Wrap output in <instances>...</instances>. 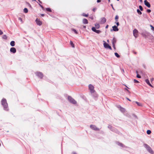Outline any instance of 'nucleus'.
I'll return each instance as SVG.
<instances>
[{"instance_id": "obj_35", "label": "nucleus", "mask_w": 154, "mask_h": 154, "mask_svg": "<svg viewBox=\"0 0 154 154\" xmlns=\"http://www.w3.org/2000/svg\"><path fill=\"white\" fill-rule=\"evenodd\" d=\"M82 15L83 16L87 17L88 16V15L83 13L82 14Z\"/></svg>"}, {"instance_id": "obj_42", "label": "nucleus", "mask_w": 154, "mask_h": 154, "mask_svg": "<svg viewBox=\"0 0 154 154\" xmlns=\"http://www.w3.org/2000/svg\"><path fill=\"white\" fill-rule=\"evenodd\" d=\"M39 5H40V7L42 8V9H44V7H43L42 5H40V4H39Z\"/></svg>"}, {"instance_id": "obj_16", "label": "nucleus", "mask_w": 154, "mask_h": 154, "mask_svg": "<svg viewBox=\"0 0 154 154\" xmlns=\"http://www.w3.org/2000/svg\"><path fill=\"white\" fill-rule=\"evenodd\" d=\"M106 21V19L104 17L101 18V19L100 23H105Z\"/></svg>"}, {"instance_id": "obj_39", "label": "nucleus", "mask_w": 154, "mask_h": 154, "mask_svg": "<svg viewBox=\"0 0 154 154\" xmlns=\"http://www.w3.org/2000/svg\"><path fill=\"white\" fill-rule=\"evenodd\" d=\"M151 11L150 10V9H148L147 10V12L148 13H149L151 12Z\"/></svg>"}, {"instance_id": "obj_56", "label": "nucleus", "mask_w": 154, "mask_h": 154, "mask_svg": "<svg viewBox=\"0 0 154 154\" xmlns=\"http://www.w3.org/2000/svg\"><path fill=\"white\" fill-rule=\"evenodd\" d=\"M73 154H76L75 152H73Z\"/></svg>"}, {"instance_id": "obj_61", "label": "nucleus", "mask_w": 154, "mask_h": 154, "mask_svg": "<svg viewBox=\"0 0 154 154\" xmlns=\"http://www.w3.org/2000/svg\"><path fill=\"white\" fill-rule=\"evenodd\" d=\"M33 0V1H35V0Z\"/></svg>"}, {"instance_id": "obj_17", "label": "nucleus", "mask_w": 154, "mask_h": 154, "mask_svg": "<svg viewBox=\"0 0 154 154\" xmlns=\"http://www.w3.org/2000/svg\"><path fill=\"white\" fill-rule=\"evenodd\" d=\"M91 94L93 97L95 99L97 98L98 97V95L95 91H94V92L93 93V94Z\"/></svg>"}, {"instance_id": "obj_3", "label": "nucleus", "mask_w": 154, "mask_h": 154, "mask_svg": "<svg viewBox=\"0 0 154 154\" xmlns=\"http://www.w3.org/2000/svg\"><path fill=\"white\" fill-rule=\"evenodd\" d=\"M144 147L147 149V151L150 153L152 154L153 152V151L152 150L151 148H150L149 146L147 144H144Z\"/></svg>"}, {"instance_id": "obj_41", "label": "nucleus", "mask_w": 154, "mask_h": 154, "mask_svg": "<svg viewBox=\"0 0 154 154\" xmlns=\"http://www.w3.org/2000/svg\"><path fill=\"white\" fill-rule=\"evenodd\" d=\"M111 6H112V9L114 10L115 11V9L114 8H113V5L112 4H111L110 5Z\"/></svg>"}, {"instance_id": "obj_43", "label": "nucleus", "mask_w": 154, "mask_h": 154, "mask_svg": "<svg viewBox=\"0 0 154 154\" xmlns=\"http://www.w3.org/2000/svg\"><path fill=\"white\" fill-rule=\"evenodd\" d=\"M112 46H113V48L114 49H116V47H115V44H112Z\"/></svg>"}, {"instance_id": "obj_20", "label": "nucleus", "mask_w": 154, "mask_h": 154, "mask_svg": "<svg viewBox=\"0 0 154 154\" xmlns=\"http://www.w3.org/2000/svg\"><path fill=\"white\" fill-rule=\"evenodd\" d=\"M83 23L84 24H88V22L87 19H84L83 20Z\"/></svg>"}, {"instance_id": "obj_5", "label": "nucleus", "mask_w": 154, "mask_h": 154, "mask_svg": "<svg viewBox=\"0 0 154 154\" xmlns=\"http://www.w3.org/2000/svg\"><path fill=\"white\" fill-rule=\"evenodd\" d=\"M103 42H104L103 44V46L105 48H109L110 50H112L111 47L110 46H109L108 44L106 43V42L104 40L103 41Z\"/></svg>"}, {"instance_id": "obj_2", "label": "nucleus", "mask_w": 154, "mask_h": 154, "mask_svg": "<svg viewBox=\"0 0 154 154\" xmlns=\"http://www.w3.org/2000/svg\"><path fill=\"white\" fill-rule=\"evenodd\" d=\"M68 100L69 102L73 104H75L77 103L76 101L70 96H68Z\"/></svg>"}, {"instance_id": "obj_62", "label": "nucleus", "mask_w": 154, "mask_h": 154, "mask_svg": "<svg viewBox=\"0 0 154 154\" xmlns=\"http://www.w3.org/2000/svg\"><path fill=\"white\" fill-rule=\"evenodd\" d=\"M117 1H119V0H117Z\"/></svg>"}, {"instance_id": "obj_1", "label": "nucleus", "mask_w": 154, "mask_h": 154, "mask_svg": "<svg viewBox=\"0 0 154 154\" xmlns=\"http://www.w3.org/2000/svg\"><path fill=\"white\" fill-rule=\"evenodd\" d=\"M1 103L5 111H8L9 110V109L6 99L4 98H3L1 101Z\"/></svg>"}, {"instance_id": "obj_19", "label": "nucleus", "mask_w": 154, "mask_h": 154, "mask_svg": "<svg viewBox=\"0 0 154 154\" xmlns=\"http://www.w3.org/2000/svg\"><path fill=\"white\" fill-rule=\"evenodd\" d=\"M94 25L95 26V29L96 28V29H98L100 28V26L99 25V24L98 23H96Z\"/></svg>"}, {"instance_id": "obj_9", "label": "nucleus", "mask_w": 154, "mask_h": 154, "mask_svg": "<svg viewBox=\"0 0 154 154\" xmlns=\"http://www.w3.org/2000/svg\"><path fill=\"white\" fill-rule=\"evenodd\" d=\"M91 30L94 32L97 33H98V34L100 33L101 32V31L100 30H96V29L95 27H92Z\"/></svg>"}, {"instance_id": "obj_11", "label": "nucleus", "mask_w": 154, "mask_h": 154, "mask_svg": "<svg viewBox=\"0 0 154 154\" xmlns=\"http://www.w3.org/2000/svg\"><path fill=\"white\" fill-rule=\"evenodd\" d=\"M35 21L36 24H37V25H38V26H41L42 24V22L41 21H40L39 19H38V18H37L36 19Z\"/></svg>"}, {"instance_id": "obj_53", "label": "nucleus", "mask_w": 154, "mask_h": 154, "mask_svg": "<svg viewBox=\"0 0 154 154\" xmlns=\"http://www.w3.org/2000/svg\"><path fill=\"white\" fill-rule=\"evenodd\" d=\"M41 15L42 17H43L44 16V14H41Z\"/></svg>"}, {"instance_id": "obj_14", "label": "nucleus", "mask_w": 154, "mask_h": 154, "mask_svg": "<svg viewBox=\"0 0 154 154\" xmlns=\"http://www.w3.org/2000/svg\"><path fill=\"white\" fill-rule=\"evenodd\" d=\"M108 127L109 128L110 130H111V131H113L116 132V130L115 128L113 127H112V126L110 125H109Z\"/></svg>"}, {"instance_id": "obj_6", "label": "nucleus", "mask_w": 154, "mask_h": 154, "mask_svg": "<svg viewBox=\"0 0 154 154\" xmlns=\"http://www.w3.org/2000/svg\"><path fill=\"white\" fill-rule=\"evenodd\" d=\"M88 87L91 94H93V93L94 92V91H95L94 89V87L92 85H88Z\"/></svg>"}, {"instance_id": "obj_29", "label": "nucleus", "mask_w": 154, "mask_h": 154, "mask_svg": "<svg viewBox=\"0 0 154 154\" xmlns=\"http://www.w3.org/2000/svg\"><path fill=\"white\" fill-rule=\"evenodd\" d=\"M136 73L137 74V77L139 78H141V76L138 74V72L137 71H136Z\"/></svg>"}, {"instance_id": "obj_21", "label": "nucleus", "mask_w": 154, "mask_h": 154, "mask_svg": "<svg viewBox=\"0 0 154 154\" xmlns=\"http://www.w3.org/2000/svg\"><path fill=\"white\" fill-rule=\"evenodd\" d=\"M116 143L119 146H120L123 147H124V146L121 143H120L119 142H117Z\"/></svg>"}, {"instance_id": "obj_46", "label": "nucleus", "mask_w": 154, "mask_h": 154, "mask_svg": "<svg viewBox=\"0 0 154 154\" xmlns=\"http://www.w3.org/2000/svg\"><path fill=\"white\" fill-rule=\"evenodd\" d=\"M125 90H126V91H127L128 93H130V91H128V90L126 88H125Z\"/></svg>"}, {"instance_id": "obj_50", "label": "nucleus", "mask_w": 154, "mask_h": 154, "mask_svg": "<svg viewBox=\"0 0 154 154\" xmlns=\"http://www.w3.org/2000/svg\"><path fill=\"white\" fill-rule=\"evenodd\" d=\"M126 98L127 99V100H128L129 101H131V100H130L127 97H126Z\"/></svg>"}, {"instance_id": "obj_27", "label": "nucleus", "mask_w": 154, "mask_h": 154, "mask_svg": "<svg viewBox=\"0 0 154 154\" xmlns=\"http://www.w3.org/2000/svg\"><path fill=\"white\" fill-rule=\"evenodd\" d=\"M7 36L5 35H3L2 36V38L3 39H7Z\"/></svg>"}, {"instance_id": "obj_57", "label": "nucleus", "mask_w": 154, "mask_h": 154, "mask_svg": "<svg viewBox=\"0 0 154 154\" xmlns=\"http://www.w3.org/2000/svg\"><path fill=\"white\" fill-rule=\"evenodd\" d=\"M125 85L127 87V88H129L126 85Z\"/></svg>"}, {"instance_id": "obj_58", "label": "nucleus", "mask_w": 154, "mask_h": 154, "mask_svg": "<svg viewBox=\"0 0 154 154\" xmlns=\"http://www.w3.org/2000/svg\"><path fill=\"white\" fill-rule=\"evenodd\" d=\"M107 42H109V40H107Z\"/></svg>"}, {"instance_id": "obj_47", "label": "nucleus", "mask_w": 154, "mask_h": 154, "mask_svg": "<svg viewBox=\"0 0 154 154\" xmlns=\"http://www.w3.org/2000/svg\"><path fill=\"white\" fill-rule=\"evenodd\" d=\"M116 25H117V26H119V22H116Z\"/></svg>"}, {"instance_id": "obj_13", "label": "nucleus", "mask_w": 154, "mask_h": 154, "mask_svg": "<svg viewBox=\"0 0 154 154\" xmlns=\"http://www.w3.org/2000/svg\"><path fill=\"white\" fill-rule=\"evenodd\" d=\"M10 51L13 53H15L16 52V50L15 48L12 47L10 48Z\"/></svg>"}, {"instance_id": "obj_55", "label": "nucleus", "mask_w": 154, "mask_h": 154, "mask_svg": "<svg viewBox=\"0 0 154 154\" xmlns=\"http://www.w3.org/2000/svg\"><path fill=\"white\" fill-rule=\"evenodd\" d=\"M139 1L141 2H142V0H139Z\"/></svg>"}, {"instance_id": "obj_32", "label": "nucleus", "mask_w": 154, "mask_h": 154, "mask_svg": "<svg viewBox=\"0 0 154 154\" xmlns=\"http://www.w3.org/2000/svg\"><path fill=\"white\" fill-rule=\"evenodd\" d=\"M135 103L139 106H142L141 104L140 103H139V102H137V101H136Z\"/></svg>"}, {"instance_id": "obj_8", "label": "nucleus", "mask_w": 154, "mask_h": 154, "mask_svg": "<svg viewBox=\"0 0 154 154\" xmlns=\"http://www.w3.org/2000/svg\"><path fill=\"white\" fill-rule=\"evenodd\" d=\"M117 107L122 112H125V108L122 107L120 105L117 106Z\"/></svg>"}, {"instance_id": "obj_52", "label": "nucleus", "mask_w": 154, "mask_h": 154, "mask_svg": "<svg viewBox=\"0 0 154 154\" xmlns=\"http://www.w3.org/2000/svg\"><path fill=\"white\" fill-rule=\"evenodd\" d=\"M90 18L92 20H93V17H90Z\"/></svg>"}, {"instance_id": "obj_10", "label": "nucleus", "mask_w": 154, "mask_h": 154, "mask_svg": "<svg viewBox=\"0 0 154 154\" xmlns=\"http://www.w3.org/2000/svg\"><path fill=\"white\" fill-rule=\"evenodd\" d=\"M36 75L40 78H42L43 76L42 73L40 72H37L35 73Z\"/></svg>"}, {"instance_id": "obj_48", "label": "nucleus", "mask_w": 154, "mask_h": 154, "mask_svg": "<svg viewBox=\"0 0 154 154\" xmlns=\"http://www.w3.org/2000/svg\"><path fill=\"white\" fill-rule=\"evenodd\" d=\"M101 2L100 0H97V3H99Z\"/></svg>"}, {"instance_id": "obj_15", "label": "nucleus", "mask_w": 154, "mask_h": 154, "mask_svg": "<svg viewBox=\"0 0 154 154\" xmlns=\"http://www.w3.org/2000/svg\"><path fill=\"white\" fill-rule=\"evenodd\" d=\"M113 30L115 32H117L118 31L119 29L117 28V27L115 25L112 27Z\"/></svg>"}, {"instance_id": "obj_59", "label": "nucleus", "mask_w": 154, "mask_h": 154, "mask_svg": "<svg viewBox=\"0 0 154 154\" xmlns=\"http://www.w3.org/2000/svg\"><path fill=\"white\" fill-rule=\"evenodd\" d=\"M108 0V1H109V2H110V0Z\"/></svg>"}, {"instance_id": "obj_44", "label": "nucleus", "mask_w": 154, "mask_h": 154, "mask_svg": "<svg viewBox=\"0 0 154 154\" xmlns=\"http://www.w3.org/2000/svg\"><path fill=\"white\" fill-rule=\"evenodd\" d=\"M3 34V32L0 29V35H1Z\"/></svg>"}, {"instance_id": "obj_34", "label": "nucleus", "mask_w": 154, "mask_h": 154, "mask_svg": "<svg viewBox=\"0 0 154 154\" xmlns=\"http://www.w3.org/2000/svg\"><path fill=\"white\" fill-rule=\"evenodd\" d=\"M139 9H140V10L141 11H142L143 10V8L140 5L139 6Z\"/></svg>"}, {"instance_id": "obj_33", "label": "nucleus", "mask_w": 154, "mask_h": 154, "mask_svg": "<svg viewBox=\"0 0 154 154\" xmlns=\"http://www.w3.org/2000/svg\"><path fill=\"white\" fill-rule=\"evenodd\" d=\"M72 31H73L75 34H77L78 33V32H77V31L74 29H72Z\"/></svg>"}, {"instance_id": "obj_7", "label": "nucleus", "mask_w": 154, "mask_h": 154, "mask_svg": "<svg viewBox=\"0 0 154 154\" xmlns=\"http://www.w3.org/2000/svg\"><path fill=\"white\" fill-rule=\"evenodd\" d=\"M133 34L134 36L137 38L138 36V30L136 29H134L133 31Z\"/></svg>"}, {"instance_id": "obj_49", "label": "nucleus", "mask_w": 154, "mask_h": 154, "mask_svg": "<svg viewBox=\"0 0 154 154\" xmlns=\"http://www.w3.org/2000/svg\"><path fill=\"white\" fill-rule=\"evenodd\" d=\"M86 28V26H83V28H84V29H85Z\"/></svg>"}, {"instance_id": "obj_12", "label": "nucleus", "mask_w": 154, "mask_h": 154, "mask_svg": "<svg viewBox=\"0 0 154 154\" xmlns=\"http://www.w3.org/2000/svg\"><path fill=\"white\" fill-rule=\"evenodd\" d=\"M144 4L148 8L150 7V5L147 0H145L144 1Z\"/></svg>"}, {"instance_id": "obj_54", "label": "nucleus", "mask_w": 154, "mask_h": 154, "mask_svg": "<svg viewBox=\"0 0 154 154\" xmlns=\"http://www.w3.org/2000/svg\"><path fill=\"white\" fill-rule=\"evenodd\" d=\"M38 0V1H39V2L40 3H42V2L41 1H40V0Z\"/></svg>"}, {"instance_id": "obj_26", "label": "nucleus", "mask_w": 154, "mask_h": 154, "mask_svg": "<svg viewBox=\"0 0 154 154\" xmlns=\"http://www.w3.org/2000/svg\"><path fill=\"white\" fill-rule=\"evenodd\" d=\"M137 13L139 14H142L141 11L139 9H137Z\"/></svg>"}, {"instance_id": "obj_25", "label": "nucleus", "mask_w": 154, "mask_h": 154, "mask_svg": "<svg viewBox=\"0 0 154 154\" xmlns=\"http://www.w3.org/2000/svg\"><path fill=\"white\" fill-rule=\"evenodd\" d=\"M70 44L71 46H72V47L74 48V44H73V42L72 41H70Z\"/></svg>"}, {"instance_id": "obj_38", "label": "nucleus", "mask_w": 154, "mask_h": 154, "mask_svg": "<svg viewBox=\"0 0 154 154\" xmlns=\"http://www.w3.org/2000/svg\"><path fill=\"white\" fill-rule=\"evenodd\" d=\"M115 19L117 20L119 18V17L118 15H116L115 17Z\"/></svg>"}, {"instance_id": "obj_28", "label": "nucleus", "mask_w": 154, "mask_h": 154, "mask_svg": "<svg viewBox=\"0 0 154 154\" xmlns=\"http://www.w3.org/2000/svg\"><path fill=\"white\" fill-rule=\"evenodd\" d=\"M115 55L116 57L118 58L120 57V55L117 53H115Z\"/></svg>"}, {"instance_id": "obj_36", "label": "nucleus", "mask_w": 154, "mask_h": 154, "mask_svg": "<svg viewBox=\"0 0 154 154\" xmlns=\"http://www.w3.org/2000/svg\"><path fill=\"white\" fill-rule=\"evenodd\" d=\"M150 26L151 27V29L152 30H154V27L152 25H150Z\"/></svg>"}, {"instance_id": "obj_18", "label": "nucleus", "mask_w": 154, "mask_h": 154, "mask_svg": "<svg viewBox=\"0 0 154 154\" xmlns=\"http://www.w3.org/2000/svg\"><path fill=\"white\" fill-rule=\"evenodd\" d=\"M145 81L146 83L149 86L151 87H152V86L150 84V83L149 82V80L148 79H146L145 80Z\"/></svg>"}, {"instance_id": "obj_22", "label": "nucleus", "mask_w": 154, "mask_h": 154, "mask_svg": "<svg viewBox=\"0 0 154 154\" xmlns=\"http://www.w3.org/2000/svg\"><path fill=\"white\" fill-rule=\"evenodd\" d=\"M15 42L14 41H12L11 42L10 44L11 46H14L15 45Z\"/></svg>"}, {"instance_id": "obj_51", "label": "nucleus", "mask_w": 154, "mask_h": 154, "mask_svg": "<svg viewBox=\"0 0 154 154\" xmlns=\"http://www.w3.org/2000/svg\"><path fill=\"white\" fill-rule=\"evenodd\" d=\"M108 26H109L108 25H107L105 27L106 28V29L107 28H108Z\"/></svg>"}, {"instance_id": "obj_31", "label": "nucleus", "mask_w": 154, "mask_h": 154, "mask_svg": "<svg viewBox=\"0 0 154 154\" xmlns=\"http://www.w3.org/2000/svg\"><path fill=\"white\" fill-rule=\"evenodd\" d=\"M46 10L47 11H49V12H51V9L49 8H46Z\"/></svg>"}, {"instance_id": "obj_45", "label": "nucleus", "mask_w": 154, "mask_h": 154, "mask_svg": "<svg viewBox=\"0 0 154 154\" xmlns=\"http://www.w3.org/2000/svg\"><path fill=\"white\" fill-rule=\"evenodd\" d=\"M97 9V8H93V11H95V10Z\"/></svg>"}, {"instance_id": "obj_40", "label": "nucleus", "mask_w": 154, "mask_h": 154, "mask_svg": "<svg viewBox=\"0 0 154 154\" xmlns=\"http://www.w3.org/2000/svg\"><path fill=\"white\" fill-rule=\"evenodd\" d=\"M18 20H20L21 22H22V20L21 18L19 17Z\"/></svg>"}, {"instance_id": "obj_24", "label": "nucleus", "mask_w": 154, "mask_h": 154, "mask_svg": "<svg viewBox=\"0 0 154 154\" xmlns=\"http://www.w3.org/2000/svg\"><path fill=\"white\" fill-rule=\"evenodd\" d=\"M23 11L25 13H27L28 12V10L27 8H25L23 10Z\"/></svg>"}, {"instance_id": "obj_60", "label": "nucleus", "mask_w": 154, "mask_h": 154, "mask_svg": "<svg viewBox=\"0 0 154 154\" xmlns=\"http://www.w3.org/2000/svg\"><path fill=\"white\" fill-rule=\"evenodd\" d=\"M152 79H151V81H152Z\"/></svg>"}, {"instance_id": "obj_30", "label": "nucleus", "mask_w": 154, "mask_h": 154, "mask_svg": "<svg viewBox=\"0 0 154 154\" xmlns=\"http://www.w3.org/2000/svg\"><path fill=\"white\" fill-rule=\"evenodd\" d=\"M146 133H147V134H149L151 133V131L150 130H148L147 131Z\"/></svg>"}, {"instance_id": "obj_37", "label": "nucleus", "mask_w": 154, "mask_h": 154, "mask_svg": "<svg viewBox=\"0 0 154 154\" xmlns=\"http://www.w3.org/2000/svg\"><path fill=\"white\" fill-rule=\"evenodd\" d=\"M134 81L135 83H138L139 82L138 81L135 79H134Z\"/></svg>"}, {"instance_id": "obj_23", "label": "nucleus", "mask_w": 154, "mask_h": 154, "mask_svg": "<svg viewBox=\"0 0 154 154\" xmlns=\"http://www.w3.org/2000/svg\"><path fill=\"white\" fill-rule=\"evenodd\" d=\"M116 42V39L115 38H114L112 40V44H115Z\"/></svg>"}, {"instance_id": "obj_4", "label": "nucleus", "mask_w": 154, "mask_h": 154, "mask_svg": "<svg viewBox=\"0 0 154 154\" xmlns=\"http://www.w3.org/2000/svg\"><path fill=\"white\" fill-rule=\"evenodd\" d=\"M90 128L91 129L94 131H99L100 130L99 128H97L96 125H90Z\"/></svg>"}]
</instances>
